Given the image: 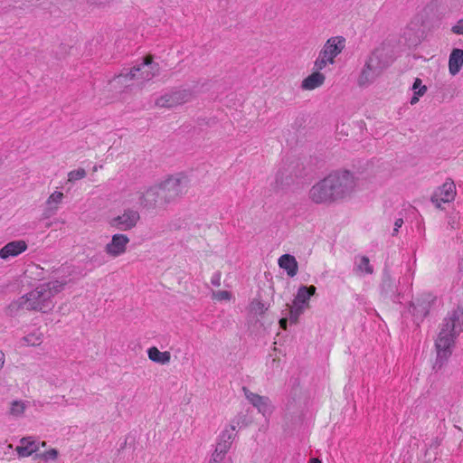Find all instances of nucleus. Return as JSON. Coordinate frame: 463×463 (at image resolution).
<instances>
[{
  "label": "nucleus",
  "mask_w": 463,
  "mask_h": 463,
  "mask_svg": "<svg viewBox=\"0 0 463 463\" xmlns=\"http://www.w3.org/2000/svg\"><path fill=\"white\" fill-rule=\"evenodd\" d=\"M181 179L179 177H170L165 180L162 185L149 188L140 198L141 204L145 206L156 204L164 197L165 201H169L181 194Z\"/></svg>",
  "instance_id": "5"
},
{
  "label": "nucleus",
  "mask_w": 463,
  "mask_h": 463,
  "mask_svg": "<svg viewBox=\"0 0 463 463\" xmlns=\"http://www.w3.org/2000/svg\"><path fill=\"white\" fill-rule=\"evenodd\" d=\"M62 199L63 194L61 192H53L46 201L47 208L44 212V216L50 217L51 215L54 214L57 212L58 205L61 203Z\"/></svg>",
  "instance_id": "23"
},
{
  "label": "nucleus",
  "mask_w": 463,
  "mask_h": 463,
  "mask_svg": "<svg viewBox=\"0 0 463 463\" xmlns=\"http://www.w3.org/2000/svg\"><path fill=\"white\" fill-rule=\"evenodd\" d=\"M39 449V442L33 437H24L20 439L19 445L15 450L19 457L25 458L31 456Z\"/></svg>",
  "instance_id": "17"
},
{
  "label": "nucleus",
  "mask_w": 463,
  "mask_h": 463,
  "mask_svg": "<svg viewBox=\"0 0 463 463\" xmlns=\"http://www.w3.org/2000/svg\"><path fill=\"white\" fill-rule=\"evenodd\" d=\"M66 281L52 280L36 287L33 290L14 300L8 307L14 314L20 310L52 311L55 306L54 296L63 289Z\"/></svg>",
  "instance_id": "1"
},
{
  "label": "nucleus",
  "mask_w": 463,
  "mask_h": 463,
  "mask_svg": "<svg viewBox=\"0 0 463 463\" xmlns=\"http://www.w3.org/2000/svg\"><path fill=\"white\" fill-rule=\"evenodd\" d=\"M26 409V403L23 401H14L10 406V413L14 417H20Z\"/></svg>",
  "instance_id": "26"
},
{
  "label": "nucleus",
  "mask_w": 463,
  "mask_h": 463,
  "mask_svg": "<svg viewBox=\"0 0 463 463\" xmlns=\"http://www.w3.org/2000/svg\"><path fill=\"white\" fill-rule=\"evenodd\" d=\"M212 298L216 301H230L232 298V294L228 290H217L213 291Z\"/></svg>",
  "instance_id": "28"
},
{
  "label": "nucleus",
  "mask_w": 463,
  "mask_h": 463,
  "mask_svg": "<svg viewBox=\"0 0 463 463\" xmlns=\"http://www.w3.org/2000/svg\"><path fill=\"white\" fill-rule=\"evenodd\" d=\"M309 463H322L318 458H311Z\"/></svg>",
  "instance_id": "39"
},
{
  "label": "nucleus",
  "mask_w": 463,
  "mask_h": 463,
  "mask_svg": "<svg viewBox=\"0 0 463 463\" xmlns=\"http://www.w3.org/2000/svg\"><path fill=\"white\" fill-rule=\"evenodd\" d=\"M411 307H412V314L417 318H422L429 313V304H426V303H422V304L413 303Z\"/></svg>",
  "instance_id": "27"
},
{
  "label": "nucleus",
  "mask_w": 463,
  "mask_h": 463,
  "mask_svg": "<svg viewBox=\"0 0 463 463\" xmlns=\"http://www.w3.org/2000/svg\"><path fill=\"white\" fill-rule=\"evenodd\" d=\"M194 92L190 89H178L156 99V105L162 108H175L191 101Z\"/></svg>",
  "instance_id": "10"
},
{
  "label": "nucleus",
  "mask_w": 463,
  "mask_h": 463,
  "mask_svg": "<svg viewBox=\"0 0 463 463\" xmlns=\"http://www.w3.org/2000/svg\"><path fill=\"white\" fill-rule=\"evenodd\" d=\"M128 243L129 238L126 234H114L111 241L106 244L105 252L112 258H117L126 252Z\"/></svg>",
  "instance_id": "13"
},
{
  "label": "nucleus",
  "mask_w": 463,
  "mask_h": 463,
  "mask_svg": "<svg viewBox=\"0 0 463 463\" xmlns=\"http://www.w3.org/2000/svg\"><path fill=\"white\" fill-rule=\"evenodd\" d=\"M355 266L359 272L363 274H372L373 271L367 257L362 256L355 259Z\"/></svg>",
  "instance_id": "25"
},
{
  "label": "nucleus",
  "mask_w": 463,
  "mask_h": 463,
  "mask_svg": "<svg viewBox=\"0 0 463 463\" xmlns=\"http://www.w3.org/2000/svg\"><path fill=\"white\" fill-rule=\"evenodd\" d=\"M463 331V309L449 312L435 342L437 362L441 366L452 354L457 337Z\"/></svg>",
  "instance_id": "2"
},
{
  "label": "nucleus",
  "mask_w": 463,
  "mask_h": 463,
  "mask_svg": "<svg viewBox=\"0 0 463 463\" xmlns=\"http://www.w3.org/2000/svg\"><path fill=\"white\" fill-rule=\"evenodd\" d=\"M211 283L215 286L219 287L221 285V273L216 272L214 273L211 278Z\"/></svg>",
  "instance_id": "33"
},
{
  "label": "nucleus",
  "mask_w": 463,
  "mask_h": 463,
  "mask_svg": "<svg viewBox=\"0 0 463 463\" xmlns=\"http://www.w3.org/2000/svg\"><path fill=\"white\" fill-rule=\"evenodd\" d=\"M314 286H301L298 288L292 305L306 309L309 307V299L316 293Z\"/></svg>",
  "instance_id": "16"
},
{
  "label": "nucleus",
  "mask_w": 463,
  "mask_h": 463,
  "mask_svg": "<svg viewBox=\"0 0 463 463\" xmlns=\"http://www.w3.org/2000/svg\"><path fill=\"white\" fill-rule=\"evenodd\" d=\"M327 175L312 185L308 198L317 204H331L335 202Z\"/></svg>",
  "instance_id": "9"
},
{
  "label": "nucleus",
  "mask_w": 463,
  "mask_h": 463,
  "mask_svg": "<svg viewBox=\"0 0 463 463\" xmlns=\"http://www.w3.org/2000/svg\"><path fill=\"white\" fill-rule=\"evenodd\" d=\"M326 81V76L321 71L316 70L306 77L301 82L303 90H314L321 87Z\"/></svg>",
  "instance_id": "18"
},
{
  "label": "nucleus",
  "mask_w": 463,
  "mask_h": 463,
  "mask_svg": "<svg viewBox=\"0 0 463 463\" xmlns=\"http://www.w3.org/2000/svg\"><path fill=\"white\" fill-rule=\"evenodd\" d=\"M449 73L451 76H456L459 73L463 67V50L454 48L449 56Z\"/></svg>",
  "instance_id": "19"
},
{
  "label": "nucleus",
  "mask_w": 463,
  "mask_h": 463,
  "mask_svg": "<svg viewBox=\"0 0 463 463\" xmlns=\"http://www.w3.org/2000/svg\"><path fill=\"white\" fill-rule=\"evenodd\" d=\"M456 196V185L454 182L448 179L440 185L432 194L431 201L437 207H440L441 203H450Z\"/></svg>",
  "instance_id": "12"
},
{
  "label": "nucleus",
  "mask_w": 463,
  "mask_h": 463,
  "mask_svg": "<svg viewBox=\"0 0 463 463\" xmlns=\"http://www.w3.org/2000/svg\"><path fill=\"white\" fill-rule=\"evenodd\" d=\"M27 248V243L24 240L12 241L0 249V259L6 260L17 257L24 252Z\"/></svg>",
  "instance_id": "15"
},
{
  "label": "nucleus",
  "mask_w": 463,
  "mask_h": 463,
  "mask_svg": "<svg viewBox=\"0 0 463 463\" xmlns=\"http://www.w3.org/2000/svg\"><path fill=\"white\" fill-rule=\"evenodd\" d=\"M158 72V65L150 57L145 58L128 71L120 73L114 79L116 83H128L130 80L146 81L151 80Z\"/></svg>",
  "instance_id": "7"
},
{
  "label": "nucleus",
  "mask_w": 463,
  "mask_h": 463,
  "mask_svg": "<svg viewBox=\"0 0 463 463\" xmlns=\"http://www.w3.org/2000/svg\"><path fill=\"white\" fill-rule=\"evenodd\" d=\"M411 90L413 91V96L411 97L410 103L411 105H415L418 103L420 98L426 93L427 87L422 84V80L420 79L417 78L413 82Z\"/></svg>",
  "instance_id": "24"
},
{
  "label": "nucleus",
  "mask_w": 463,
  "mask_h": 463,
  "mask_svg": "<svg viewBox=\"0 0 463 463\" xmlns=\"http://www.w3.org/2000/svg\"><path fill=\"white\" fill-rule=\"evenodd\" d=\"M278 265L286 271L290 278L295 277L298 271V264L296 258L291 254H283L278 260Z\"/></svg>",
  "instance_id": "20"
},
{
  "label": "nucleus",
  "mask_w": 463,
  "mask_h": 463,
  "mask_svg": "<svg viewBox=\"0 0 463 463\" xmlns=\"http://www.w3.org/2000/svg\"><path fill=\"white\" fill-rule=\"evenodd\" d=\"M335 202L350 198L357 187L358 179L348 170L334 171L327 175Z\"/></svg>",
  "instance_id": "4"
},
{
  "label": "nucleus",
  "mask_w": 463,
  "mask_h": 463,
  "mask_svg": "<svg viewBox=\"0 0 463 463\" xmlns=\"http://www.w3.org/2000/svg\"><path fill=\"white\" fill-rule=\"evenodd\" d=\"M287 322H288V319L287 318H281L279 320V326L282 329H286L287 328Z\"/></svg>",
  "instance_id": "36"
},
{
  "label": "nucleus",
  "mask_w": 463,
  "mask_h": 463,
  "mask_svg": "<svg viewBox=\"0 0 463 463\" xmlns=\"http://www.w3.org/2000/svg\"><path fill=\"white\" fill-rule=\"evenodd\" d=\"M403 223L402 219H397L394 222V232H397L400 227H402Z\"/></svg>",
  "instance_id": "35"
},
{
  "label": "nucleus",
  "mask_w": 463,
  "mask_h": 463,
  "mask_svg": "<svg viewBox=\"0 0 463 463\" xmlns=\"http://www.w3.org/2000/svg\"><path fill=\"white\" fill-rule=\"evenodd\" d=\"M345 47V39L343 36H333L327 39L314 61V69L322 71L328 65L335 62V58Z\"/></svg>",
  "instance_id": "6"
},
{
  "label": "nucleus",
  "mask_w": 463,
  "mask_h": 463,
  "mask_svg": "<svg viewBox=\"0 0 463 463\" xmlns=\"http://www.w3.org/2000/svg\"><path fill=\"white\" fill-rule=\"evenodd\" d=\"M139 220V213L134 210L125 211L122 215L109 220L110 226L121 230L128 231L136 226Z\"/></svg>",
  "instance_id": "14"
},
{
  "label": "nucleus",
  "mask_w": 463,
  "mask_h": 463,
  "mask_svg": "<svg viewBox=\"0 0 463 463\" xmlns=\"http://www.w3.org/2000/svg\"><path fill=\"white\" fill-rule=\"evenodd\" d=\"M390 59L386 56L384 47H378L368 56L358 78L357 84L360 87H368L382 74L390 64Z\"/></svg>",
  "instance_id": "3"
},
{
  "label": "nucleus",
  "mask_w": 463,
  "mask_h": 463,
  "mask_svg": "<svg viewBox=\"0 0 463 463\" xmlns=\"http://www.w3.org/2000/svg\"><path fill=\"white\" fill-rule=\"evenodd\" d=\"M86 171L83 168L71 170L68 173V181L76 182L78 180L83 179L86 176Z\"/></svg>",
  "instance_id": "29"
},
{
  "label": "nucleus",
  "mask_w": 463,
  "mask_h": 463,
  "mask_svg": "<svg viewBox=\"0 0 463 463\" xmlns=\"http://www.w3.org/2000/svg\"><path fill=\"white\" fill-rule=\"evenodd\" d=\"M304 309H302L301 307H298L294 305H292L290 307V309H289V320L291 323L293 324H296L298 320V317H300L301 314L304 313Z\"/></svg>",
  "instance_id": "30"
},
{
  "label": "nucleus",
  "mask_w": 463,
  "mask_h": 463,
  "mask_svg": "<svg viewBox=\"0 0 463 463\" xmlns=\"http://www.w3.org/2000/svg\"><path fill=\"white\" fill-rule=\"evenodd\" d=\"M404 279L406 280L407 284L410 286L411 285V281H412V275H410L408 277H405Z\"/></svg>",
  "instance_id": "38"
},
{
  "label": "nucleus",
  "mask_w": 463,
  "mask_h": 463,
  "mask_svg": "<svg viewBox=\"0 0 463 463\" xmlns=\"http://www.w3.org/2000/svg\"><path fill=\"white\" fill-rule=\"evenodd\" d=\"M243 392L246 399L254 406L258 411L265 418L269 419L273 411L274 406L271 401L266 396H260L257 393L250 392V390L243 388Z\"/></svg>",
  "instance_id": "11"
},
{
  "label": "nucleus",
  "mask_w": 463,
  "mask_h": 463,
  "mask_svg": "<svg viewBox=\"0 0 463 463\" xmlns=\"http://www.w3.org/2000/svg\"><path fill=\"white\" fill-rule=\"evenodd\" d=\"M251 311L255 314L262 315L266 312L268 307L260 300H253L250 305Z\"/></svg>",
  "instance_id": "31"
},
{
  "label": "nucleus",
  "mask_w": 463,
  "mask_h": 463,
  "mask_svg": "<svg viewBox=\"0 0 463 463\" xmlns=\"http://www.w3.org/2000/svg\"><path fill=\"white\" fill-rule=\"evenodd\" d=\"M43 341V334L40 329H33L19 340L20 346H39Z\"/></svg>",
  "instance_id": "22"
},
{
  "label": "nucleus",
  "mask_w": 463,
  "mask_h": 463,
  "mask_svg": "<svg viewBox=\"0 0 463 463\" xmlns=\"http://www.w3.org/2000/svg\"><path fill=\"white\" fill-rule=\"evenodd\" d=\"M146 353L149 360L156 364L165 365L170 363L171 354L168 351L161 352L157 347L152 346L147 349Z\"/></svg>",
  "instance_id": "21"
},
{
  "label": "nucleus",
  "mask_w": 463,
  "mask_h": 463,
  "mask_svg": "<svg viewBox=\"0 0 463 463\" xmlns=\"http://www.w3.org/2000/svg\"><path fill=\"white\" fill-rule=\"evenodd\" d=\"M5 364V354L0 350V369L4 366Z\"/></svg>",
  "instance_id": "37"
},
{
  "label": "nucleus",
  "mask_w": 463,
  "mask_h": 463,
  "mask_svg": "<svg viewBox=\"0 0 463 463\" xmlns=\"http://www.w3.org/2000/svg\"><path fill=\"white\" fill-rule=\"evenodd\" d=\"M239 420L235 421L234 420L229 427L222 431L209 463H222L235 437L236 428L239 427Z\"/></svg>",
  "instance_id": "8"
},
{
  "label": "nucleus",
  "mask_w": 463,
  "mask_h": 463,
  "mask_svg": "<svg viewBox=\"0 0 463 463\" xmlns=\"http://www.w3.org/2000/svg\"><path fill=\"white\" fill-rule=\"evenodd\" d=\"M57 456H58V452H57V450H56V449H50V450L46 451V453H45V455H44V457H45L47 459H49V458H51V459H54V458H57Z\"/></svg>",
  "instance_id": "34"
},
{
  "label": "nucleus",
  "mask_w": 463,
  "mask_h": 463,
  "mask_svg": "<svg viewBox=\"0 0 463 463\" xmlns=\"http://www.w3.org/2000/svg\"><path fill=\"white\" fill-rule=\"evenodd\" d=\"M451 32L458 35H463V18L458 20L457 24L452 26Z\"/></svg>",
  "instance_id": "32"
}]
</instances>
